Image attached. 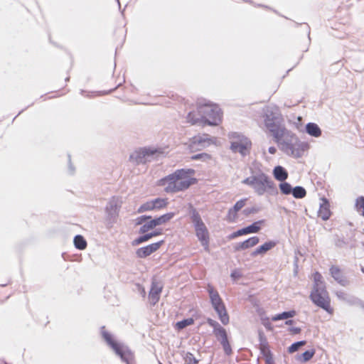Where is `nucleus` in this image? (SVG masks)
<instances>
[{"instance_id":"1","label":"nucleus","mask_w":364,"mask_h":364,"mask_svg":"<svg viewBox=\"0 0 364 364\" xmlns=\"http://www.w3.org/2000/svg\"><path fill=\"white\" fill-rule=\"evenodd\" d=\"M192 168L178 169L174 173L161 178L159 185L164 186L166 193H176L188 189L196 182Z\"/></svg>"},{"instance_id":"2","label":"nucleus","mask_w":364,"mask_h":364,"mask_svg":"<svg viewBox=\"0 0 364 364\" xmlns=\"http://www.w3.org/2000/svg\"><path fill=\"white\" fill-rule=\"evenodd\" d=\"M274 141L285 154L294 158H299L307 148V144L301 142L298 136L285 127L273 136Z\"/></svg>"},{"instance_id":"3","label":"nucleus","mask_w":364,"mask_h":364,"mask_svg":"<svg viewBox=\"0 0 364 364\" xmlns=\"http://www.w3.org/2000/svg\"><path fill=\"white\" fill-rule=\"evenodd\" d=\"M242 183L251 187L258 196H263L265 193L271 195L278 193L274 181L262 171L252 173V176L245 178Z\"/></svg>"},{"instance_id":"4","label":"nucleus","mask_w":364,"mask_h":364,"mask_svg":"<svg viewBox=\"0 0 364 364\" xmlns=\"http://www.w3.org/2000/svg\"><path fill=\"white\" fill-rule=\"evenodd\" d=\"M228 136L230 144V149L232 153H238L242 157L250 154L252 142L249 138L236 132H230Z\"/></svg>"},{"instance_id":"5","label":"nucleus","mask_w":364,"mask_h":364,"mask_svg":"<svg viewBox=\"0 0 364 364\" xmlns=\"http://www.w3.org/2000/svg\"><path fill=\"white\" fill-rule=\"evenodd\" d=\"M198 112L201 120L204 121L205 124L216 126L221 121L222 113L217 105L210 102L205 104L199 103Z\"/></svg>"},{"instance_id":"6","label":"nucleus","mask_w":364,"mask_h":364,"mask_svg":"<svg viewBox=\"0 0 364 364\" xmlns=\"http://www.w3.org/2000/svg\"><path fill=\"white\" fill-rule=\"evenodd\" d=\"M190 214L191 221L195 228L196 235L205 249L208 250L209 244L208 230L196 208H191Z\"/></svg>"},{"instance_id":"7","label":"nucleus","mask_w":364,"mask_h":364,"mask_svg":"<svg viewBox=\"0 0 364 364\" xmlns=\"http://www.w3.org/2000/svg\"><path fill=\"white\" fill-rule=\"evenodd\" d=\"M102 335L107 343L112 348L114 353L120 357L122 361L127 364H130L134 356L129 348L122 343L116 342L110 333L105 330V327L102 328Z\"/></svg>"},{"instance_id":"8","label":"nucleus","mask_w":364,"mask_h":364,"mask_svg":"<svg viewBox=\"0 0 364 364\" xmlns=\"http://www.w3.org/2000/svg\"><path fill=\"white\" fill-rule=\"evenodd\" d=\"M264 124L272 136L285 126L281 123V116L277 107H267L264 111Z\"/></svg>"},{"instance_id":"9","label":"nucleus","mask_w":364,"mask_h":364,"mask_svg":"<svg viewBox=\"0 0 364 364\" xmlns=\"http://www.w3.org/2000/svg\"><path fill=\"white\" fill-rule=\"evenodd\" d=\"M208 291L211 304L215 311L217 312L220 321L223 324L227 325L229 323V316L228 315L224 303L218 292L210 285L208 286Z\"/></svg>"},{"instance_id":"10","label":"nucleus","mask_w":364,"mask_h":364,"mask_svg":"<svg viewBox=\"0 0 364 364\" xmlns=\"http://www.w3.org/2000/svg\"><path fill=\"white\" fill-rule=\"evenodd\" d=\"M163 152L155 148H142L134 151L130 156V160L136 164H145L157 159Z\"/></svg>"},{"instance_id":"11","label":"nucleus","mask_w":364,"mask_h":364,"mask_svg":"<svg viewBox=\"0 0 364 364\" xmlns=\"http://www.w3.org/2000/svg\"><path fill=\"white\" fill-rule=\"evenodd\" d=\"M310 298L316 306L330 314H333V309L331 307V300L326 288L313 289Z\"/></svg>"},{"instance_id":"12","label":"nucleus","mask_w":364,"mask_h":364,"mask_svg":"<svg viewBox=\"0 0 364 364\" xmlns=\"http://www.w3.org/2000/svg\"><path fill=\"white\" fill-rule=\"evenodd\" d=\"M174 216L173 213H168L164 215H161L160 217L156 218L154 219H149L150 220L147 223H145L143 224L140 229L139 232L140 233H145L148 232L150 230H152L156 226L161 225L163 224H165L170 220H171Z\"/></svg>"},{"instance_id":"13","label":"nucleus","mask_w":364,"mask_h":364,"mask_svg":"<svg viewBox=\"0 0 364 364\" xmlns=\"http://www.w3.org/2000/svg\"><path fill=\"white\" fill-rule=\"evenodd\" d=\"M212 142L213 139L208 134H202L193 136L188 146L191 151H196L205 149Z\"/></svg>"},{"instance_id":"14","label":"nucleus","mask_w":364,"mask_h":364,"mask_svg":"<svg viewBox=\"0 0 364 364\" xmlns=\"http://www.w3.org/2000/svg\"><path fill=\"white\" fill-rule=\"evenodd\" d=\"M121 205L122 200L119 198L113 197L110 199L105 208L106 213L110 219L115 218L118 215Z\"/></svg>"},{"instance_id":"15","label":"nucleus","mask_w":364,"mask_h":364,"mask_svg":"<svg viewBox=\"0 0 364 364\" xmlns=\"http://www.w3.org/2000/svg\"><path fill=\"white\" fill-rule=\"evenodd\" d=\"M161 290L162 285L161 283L156 280H153L149 294V299L152 305H155L159 301Z\"/></svg>"},{"instance_id":"16","label":"nucleus","mask_w":364,"mask_h":364,"mask_svg":"<svg viewBox=\"0 0 364 364\" xmlns=\"http://www.w3.org/2000/svg\"><path fill=\"white\" fill-rule=\"evenodd\" d=\"M162 242L163 241H160L158 242L152 243L146 247L139 248L136 250V254L139 258L146 257L147 256H149L151 254L156 251L160 247Z\"/></svg>"},{"instance_id":"17","label":"nucleus","mask_w":364,"mask_h":364,"mask_svg":"<svg viewBox=\"0 0 364 364\" xmlns=\"http://www.w3.org/2000/svg\"><path fill=\"white\" fill-rule=\"evenodd\" d=\"M331 277L341 286L346 287L349 284V281L343 275L341 269L338 267L333 265L330 268Z\"/></svg>"},{"instance_id":"18","label":"nucleus","mask_w":364,"mask_h":364,"mask_svg":"<svg viewBox=\"0 0 364 364\" xmlns=\"http://www.w3.org/2000/svg\"><path fill=\"white\" fill-rule=\"evenodd\" d=\"M336 295L338 299L345 301L349 305L358 304L360 301V300L358 298L353 295H350L344 292L343 291H337L336 292Z\"/></svg>"},{"instance_id":"19","label":"nucleus","mask_w":364,"mask_h":364,"mask_svg":"<svg viewBox=\"0 0 364 364\" xmlns=\"http://www.w3.org/2000/svg\"><path fill=\"white\" fill-rule=\"evenodd\" d=\"M277 245V242L274 241H268L264 243L262 245L259 246L257 249H255L251 254L252 257H255L259 255H264L267 251L270 250L273 247H274Z\"/></svg>"},{"instance_id":"20","label":"nucleus","mask_w":364,"mask_h":364,"mask_svg":"<svg viewBox=\"0 0 364 364\" xmlns=\"http://www.w3.org/2000/svg\"><path fill=\"white\" fill-rule=\"evenodd\" d=\"M323 203L320 204V208L318 211V215L323 220H327L331 215L329 210V204L326 198L322 199Z\"/></svg>"},{"instance_id":"21","label":"nucleus","mask_w":364,"mask_h":364,"mask_svg":"<svg viewBox=\"0 0 364 364\" xmlns=\"http://www.w3.org/2000/svg\"><path fill=\"white\" fill-rule=\"evenodd\" d=\"M306 132L311 136L318 138L321 136L322 132L318 124L309 122L306 125Z\"/></svg>"},{"instance_id":"22","label":"nucleus","mask_w":364,"mask_h":364,"mask_svg":"<svg viewBox=\"0 0 364 364\" xmlns=\"http://www.w3.org/2000/svg\"><path fill=\"white\" fill-rule=\"evenodd\" d=\"M273 175L275 179L279 181H284L288 178V173L286 169L281 166H277L273 170Z\"/></svg>"},{"instance_id":"23","label":"nucleus","mask_w":364,"mask_h":364,"mask_svg":"<svg viewBox=\"0 0 364 364\" xmlns=\"http://www.w3.org/2000/svg\"><path fill=\"white\" fill-rule=\"evenodd\" d=\"M296 315V311L294 310L284 311L282 314H279L275 315L272 318V320L274 321H277L282 319H287L289 318H292Z\"/></svg>"},{"instance_id":"24","label":"nucleus","mask_w":364,"mask_h":364,"mask_svg":"<svg viewBox=\"0 0 364 364\" xmlns=\"http://www.w3.org/2000/svg\"><path fill=\"white\" fill-rule=\"evenodd\" d=\"M247 198L241 199L238 200L232 208L229 210V215H233L235 216L236 213L241 210L245 205L246 203Z\"/></svg>"},{"instance_id":"25","label":"nucleus","mask_w":364,"mask_h":364,"mask_svg":"<svg viewBox=\"0 0 364 364\" xmlns=\"http://www.w3.org/2000/svg\"><path fill=\"white\" fill-rule=\"evenodd\" d=\"M264 223V220H261L253 223L250 225L247 226L246 228L248 234L258 232L261 229V225H262Z\"/></svg>"},{"instance_id":"26","label":"nucleus","mask_w":364,"mask_h":364,"mask_svg":"<svg viewBox=\"0 0 364 364\" xmlns=\"http://www.w3.org/2000/svg\"><path fill=\"white\" fill-rule=\"evenodd\" d=\"M75 247L78 250H84L87 247V242L82 235H76L74 237Z\"/></svg>"},{"instance_id":"27","label":"nucleus","mask_w":364,"mask_h":364,"mask_svg":"<svg viewBox=\"0 0 364 364\" xmlns=\"http://www.w3.org/2000/svg\"><path fill=\"white\" fill-rule=\"evenodd\" d=\"M295 198H303L306 195V191L302 186H296L293 188L291 193Z\"/></svg>"},{"instance_id":"28","label":"nucleus","mask_w":364,"mask_h":364,"mask_svg":"<svg viewBox=\"0 0 364 364\" xmlns=\"http://www.w3.org/2000/svg\"><path fill=\"white\" fill-rule=\"evenodd\" d=\"M322 278H323L322 275L320 273H318V272L314 273V284L313 289L326 288L325 283L322 280Z\"/></svg>"},{"instance_id":"29","label":"nucleus","mask_w":364,"mask_h":364,"mask_svg":"<svg viewBox=\"0 0 364 364\" xmlns=\"http://www.w3.org/2000/svg\"><path fill=\"white\" fill-rule=\"evenodd\" d=\"M259 239L257 236L250 237L249 239L242 242V246L246 249L252 247L258 244Z\"/></svg>"},{"instance_id":"30","label":"nucleus","mask_w":364,"mask_h":364,"mask_svg":"<svg viewBox=\"0 0 364 364\" xmlns=\"http://www.w3.org/2000/svg\"><path fill=\"white\" fill-rule=\"evenodd\" d=\"M279 187L282 193L284 195H289L292 192L293 188L287 182L282 181V183H279Z\"/></svg>"},{"instance_id":"31","label":"nucleus","mask_w":364,"mask_h":364,"mask_svg":"<svg viewBox=\"0 0 364 364\" xmlns=\"http://www.w3.org/2000/svg\"><path fill=\"white\" fill-rule=\"evenodd\" d=\"M154 210V208L153 202L151 200H149V201L144 203V204H142L138 208L137 213H144L146 211H150V210Z\"/></svg>"},{"instance_id":"32","label":"nucleus","mask_w":364,"mask_h":364,"mask_svg":"<svg viewBox=\"0 0 364 364\" xmlns=\"http://www.w3.org/2000/svg\"><path fill=\"white\" fill-rule=\"evenodd\" d=\"M154 210H159L166 205V202L165 199L157 198L154 200H152Z\"/></svg>"},{"instance_id":"33","label":"nucleus","mask_w":364,"mask_h":364,"mask_svg":"<svg viewBox=\"0 0 364 364\" xmlns=\"http://www.w3.org/2000/svg\"><path fill=\"white\" fill-rule=\"evenodd\" d=\"M193 323V318H186L176 323V326L178 330H181L188 326Z\"/></svg>"},{"instance_id":"34","label":"nucleus","mask_w":364,"mask_h":364,"mask_svg":"<svg viewBox=\"0 0 364 364\" xmlns=\"http://www.w3.org/2000/svg\"><path fill=\"white\" fill-rule=\"evenodd\" d=\"M306 344L305 341H301L298 342H295L292 343L288 348V352L290 353H294L297 351L300 347L304 346Z\"/></svg>"},{"instance_id":"35","label":"nucleus","mask_w":364,"mask_h":364,"mask_svg":"<svg viewBox=\"0 0 364 364\" xmlns=\"http://www.w3.org/2000/svg\"><path fill=\"white\" fill-rule=\"evenodd\" d=\"M355 208L358 212H361V215L364 216V197L360 196L356 199Z\"/></svg>"},{"instance_id":"36","label":"nucleus","mask_w":364,"mask_h":364,"mask_svg":"<svg viewBox=\"0 0 364 364\" xmlns=\"http://www.w3.org/2000/svg\"><path fill=\"white\" fill-rule=\"evenodd\" d=\"M213 333L215 334L218 341L223 339V338L228 337L225 329L222 326L218 329H216V331H213Z\"/></svg>"},{"instance_id":"37","label":"nucleus","mask_w":364,"mask_h":364,"mask_svg":"<svg viewBox=\"0 0 364 364\" xmlns=\"http://www.w3.org/2000/svg\"><path fill=\"white\" fill-rule=\"evenodd\" d=\"M187 121L192 124H196L200 121L199 117H196V114L195 112H189L187 116Z\"/></svg>"},{"instance_id":"38","label":"nucleus","mask_w":364,"mask_h":364,"mask_svg":"<svg viewBox=\"0 0 364 364\" xmlns=\"http://www.w3.org/2000/svg\"><path fill=\"white\" fill-rule=\"evenodd\" d=\"M315 354V350L312 349L310 350H306L302 353L301 357L304 361L306 362L309 360Z\"/></svg>"},{"instance_id":"39","label":"nucleus","mask_w":364,"mask_h":364,"mask_svg":"<svg viewBox=\"0 0 364 364\" xmlns=\"http://www.w3.org/2000/svg\"><path fill=\"white\" fill-rule=\"evenodd\" d=\"M191 159L193 160L201 159L203 161H206V160H208L210 159V156L208 154L203 153V154H198L193 155L191 157Z\"/></svg>"},{"instance_id":"40","label":"nucleus","mask_w":364,"mask_h":364,"mask_svg":"<svg viewBox=\"0 0 364 364\" xmlns=\"http://www.w3.org/2000/svg\"><path fill=\"white\" fill-rule=\"evenodd\" d=\"M207 323L210 326L213 328V331H216V329H218L221 327V326L216 321L212 318H208Z\"/></svg>"},{"instance_id":"41","label":"nucleus","mask_w":364,"mask_h":364,"mask_svg":"<svg viewBox=\"0 0 364 364\" xmlns=\"http://www.w3.org/2000/svg\"><path fill=\"white\" fill-rule=\"evenodd\" d=\"M264 358H265V363L266 364H274V360L272 358V356L269 351L264 352L263 351Z\"/></svg>"},{"instance_id":"42","label":"nucleus","mask_w":364,"mask_h":364,"mask_svg":"<svg viewBox=\"0 0 364 364\" xmlns=\"http://www.w3.org/2000/svg\"><path fill=\"white\" fill-rule=\"evenodd\" d=\"M148 240H149L148 237L145 234L144 235H141V236L139 237L137 239H136L134 241L133 244L134 245H139V244H141V243L144 242L148 241Z\"/></svg>"},{"instance_id":"43","label":"nucleus","mask_w":364,"mask_h":364,"mask_svg":"<svg viewBox=\"0 0 364 364\" xmlns=\"http://www.w3.org/2000/svg\"><path fill=\"white\" fill-rule=\"evenodd\" d=\"M222 346L226 355H230L232 353V348L229 341L226 343H223Z\"/></svg>"},{"instance_id":"44","label":"nucleus","mask_w":364,"mask_h":364,"mask_svg":"<svg viewBox=\"0 0 364 364\" xmlns=\"http://www.w3.org/2000/svg\"><path fill=\"white\" fill-rule=\"evenodd\" d=\"M151 216L141 215L136 219V225H141L146 220L151 219Z\"/></svg>"},{"instance_id":"45","label":"nucleus","mask_w":364,"mask_h":364,"mask_svg":"<svg viewBox=\"0 0 364 364\" xmlns=\"http://www.w3.org/2000/svg\"><path fill=\"white\" fill-rule=\"evenodd\" d=\"M186 361L188 362V364H192V361L194 364H196L198 361L193 357V354L188 353L186 356Z\"/></svg>"},{"instance_id":"46","label":"nucleus","mask_w":364,"mask_h":364,"mask_svg":"<svg viewBox=\"0 0 364 364\" xmlns=\"http://www.w3.org/2000/svg\"><path fill=\"white\" fill-rule=\"evenodd\" d=\"M230 277L233 279H237L238 278H240L241 277V274L239 271L237 270H234L232 272L231 274H230Z\"/></svg>"},{"instance_id":"47","label":"nucleus","mask_w":364,"mask_h":364,"mask_svg":"<svg viewBox=\"0 0 364 364\" xmlns=\"http://www.w3.org/2000/svg\"><path fill=\"white\" fill-rule=\"evenodd\" d=\"M289 331L293 333V334H298L301 332V328H299V327H292L289 329Z\"/></svg>"},{"instance_id":"48","label":"nucleus","mask_w":364,"mask_h":364,"mask_svg":"<svg viewBox=\"0 0 364 364\" xmlns=\"http://www.w3.org/2000/svg\"><path fill=\"white\" fill-rule=\"evenodd\" d=\"M237 233L240 236L248 234L246 227L238 230Z\"/></svg>"},{"instance_id":"49","label":"nucleus","mask_w":364,"mask_h":364,"mask_svg":"<svg viewBox=\"0 0 364 364\" xmlns=\"http://www.w3.org/2000/svg\"><path fill=\"white\" fill-rule=\"evenodd\" d=\"M242 242H239V243L236 244V245L235 246V250L236 251H240V250H245V247H243L242 246Z\"/></svg>"},{"instance_id":"50","label":"nucleus","mask_w":364,"mask_h":364,"mask_svg":"<svg viewBox=\"0 0 364 364\" xmlns=\"http://www.w3.org/2000/svg\"><path fill=\"white\" fill-rule=\"evenodd\" d=\"M268 152H269L270 154H274L277 152V149H276V147H274V146H270V147L268 149Z\"/></svg>"},{"instance_id":"51","label":"nucleus","mask_w":364,"mask_h":364,"mask_svg":"<svg viewBox=\"0 0 364 364\" xmlns=\"http://www.w3.org/2000/svg\"><path fill=\"white\" fill-rule=\"evenodd\" d=\"M245 212L246 213H256L257 210L255 208H252L251 210H248V209L245 210Z\"/></svg>"},{"instance_id":"52","label":"nucleus","mask_w":364,"mask_h":364,"mask_svg":"<svg viewBox=\"0 0 364 364\" xmlns=\"http://www.w3.org/2000/svg\"><path fill=\"white\" fill-rule=\"evenodd\" d=\"M239 234L237 233V230L236 232H234L231 235H230V238L231 239H233V238H235L237 237H239Z\"/></svg>"},{"instance_id":"53","label":"nucleus","mask_w":364,"mask_h":364,"mask_svg":"<svg viewBox=\"0 0 364 364\" xmlns=\"http://www.w3.org/2000/svg\"><path fill=\"white\" fill-rule=\"evenodd\" d=\"M219 341L220 342V344L223 345V343H226L229 341L228 339V337H226V338H223V339L219 340Z\"/></svg>"},{"instance_id":"54","label":"nucleus","mask_w":364,"mask_h":364,"mask_svg":"<svg viewBox=\"0 0 364 364\" xmlns=\"http://www.w3.org/2000/svg\"><path fill=\"white\" fill-rule=\"evenodd\" d=\"M151 234L153 235V237H154V236H156L158 235H160L161 232H158V231H154V232H152Z\"/></svg>"},{"instance_id":"55","label":"nucleus","mask_w":364,"mask_h":364,"mask_svg":"<svg viewBox=\"0 0 364 364\" xmlns=\"http://www.w3.org/2000/svg\"><path fill=\"white\" fill-rule=\"evenodd\" d=\"M293 322H294L293 320H287L286 321V324L287 325H291L293 323Z\"/></svg>"},{"instance_id":"56","label":"nucleus","mask_w":364,"mask_h":364,"mask_svg":"<svg viewBox=\"0 0 364 364\" xmlns=\"http://www.w3.org/2000/svg\"><path fill=\"white\" fill-rule=\"evenodd\" d=\"M146 235H147L149 240L153 237V235L151 234V232L147 233Z\"/></svg>"},{"instance_id":"57","label":"nucleus","mask_w":364,"mask_h":364,"mask_svg":"<svg viewBox=\"0 0 364 364\" xmlns=\"http://www.w3.org/2000/svg\"><path fill=\"white\" fill-rule=\"evenodd\" d=\"M70 169L71 170L72 173L73 172V169L71 165L69 166Z\"/></svg>"},{"instance_id":"58","label":"nucleus","mask_w":364,"mask_h":364,"mask_svg":"<svg viewBox=\"0 0 364 364\" xmlns=\"http://www.w3.org/2000/svg\"><path fill=\"white\" fill-rule=\"evenodd\" d=\"M159 364H163V363H160V362H159Z\"/></svg>"}]
</instances>
